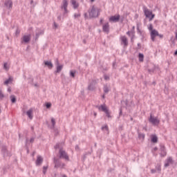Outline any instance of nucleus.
Returning <instances> with one entry per match:
<instances>
[{
	"label": "nucleus",
	"mask_w": 177,
	"mask_h": 177,
	"mask_svg": "<svg viewBox=\"0 0 177 177\" xmlns=\"http://www.w3.org/2000/svg\"><path fill=\"white\" fill-rule=\"evenodd\" d=\"M89 15V19H93L95 17H99L100 15V10L92 6L91 9L88 10Z\"/></svg>",
	"instance_id": "nucleus-1"
},
{
	"label": "nucleus",
	"mask_w": 177,
	"mask_h": 177,
	"mask_svg": "<svg viewBox=\"0 0 177 177\" xmlns=\"http://www.w3.org/2000/svg\"><path fill=\"white\" fill-rule=\"evenodd\" d=\"M67 8H68V1H67V0H63L60 6L61 10H64L62 19L67 17V15H68L69 11Z\"/></svg>",
	"instance_id": "nucleus-2"
},
{
	"label": "nucleus",
	"mask_w": 177,
	"mask_h": 177,
	"mask_svg": "<svg viewBox=\"0 0 177 177\" xmlns=\"http://www.w3.org/2000/svg\"><path fill=\"white\" fill-rule=\"evenodd\" d=\"M143 11L146 17L149 19V21H151V20L154 19L156 15L153 14V12L150 11V10H148L147 7L144 6Z\"/></svg>",
	"instance_id": "nucleus-3"
},
{
	"label": "nucleus",
	"mask_w": 177,
	"mask_h": 177,
	"mask_svg": "<svg viewBox=\"0 0 177 177\" xmlns=\"http://www.w3.org/2000/svg\"><path fill=\"white\" fill-rule=\"evenodd\" d=\"M53 162L55 164V168H60L61 169H63L66 167V164L62 163L60 160L54 158Z\"/></svg>",
	"instance_id": "nucleus-4"
},
{
	"label": "nucleus",
	"mask_w": 177,
	"mask_h": 177,
	"mask_svg": "<svg viewBox=\"0 0 177 177\" xmlns=\"http://www.w3.org/2000/svg\"><path fill=\"white\" fill-rule=\"evenodd\" d=\"M59 158H64V160H67V161L70 160V158H68V155L67 154V153H66V151L63 150V149H59Z\"/></svg>",
	"instance_id": "nucleus-5"
},
{
	"label": "nucleus",
	"mask_w": 177,
	"mask_h": 177,
	"mask_svg": "<svg viewBox=\"0 0 177 177\" xmlns=\"http://www.w3.org/2000/svg\"><path fill=\"white\" fill-rule=\"evenodd\" d=\"M120 44L123 45V48H127L129 45L128 38L127 36H121L120 38Z\"/></svg>",
	"instance_id": "nucleus-6"
},
{
	"label": "nucleus",
	"mask_w": 177,
	"mask_h": 177,
	"mask_svg": "<svg viewBox=\"0 0 177 177\" xmlns=\"http://www.w3.org/2000/svg\"><path fill=\"white\" fill-rule=\"evenodd\" d=\"M149 121L152 124V125H159L160 124V120L157 119V118L153 117L151 113L150 114Z\"/></svg>",
	"instance_id": "nucleus-7"
},
{
	"label": "nucleus",
	"mask_w": 177,
	"mask_h": 177,
	"mask_svg": "<svg viewBox=\"0 0 177 177\" xmlns=\"http://www.w3.org/2000/svg\"><path fill=\"white\" fill-rule=\"evenodd\" d=\"M1 152L3 155V157H10V156H12V154H10V153H9L8 151V147L5 145L1 147Z\"/></svg>",
	"instance_id": "nucleus-8"
},
{
	"label": "nucleus",
	"mask_w": 177,
	"mask_h": 177,
	"mask_svg": "<svg viewBox=\"0 0 177 177\" xmlns=\"http://www.w3.org/2000/svg\"><path fill=\"white\" fill-rule=\"evenodd\" d=\"M120 15L111 16L109 18V21L111 23H118V21H120Z\"/></svg>",
	"instance_id": "nucleus-9"
},
{
	"label": "nucleus",
	"mask_w": 177,
	"mask_h": 177,
	"mask_svg": "<svg viewBox=\"0 0 177 177\" xmlns=\"http://www.w3.org/2000/svg\"><path fill=\"white\" fill-rule=\"evenodd\" d=\"M172 164H174V160L172 159V157L169 156L166 159L165 162V168H168V167Z\"/></svg>",
	"instance_id": "nucleus-10"
},
{
	"label": "nucleus",
	"mask_w": 177,
	"mask_h": 177,
	"mask_svg": "<svg viewBox=\"0 0 177 177\" xmlns=\"http://www.w3.org/2000/svg\"><path fill=\"white\" fill-rule=\"evenodd\" d=\"M158 31H157L156 29H153L151 32V39L154 42L156 41V37H158Z\"/></svg>",
	"instance_id": "nucleus-11"
},
{
	"label": "nucleus",
	"mask_w": 177,
	"mask_h": 177,
	"mask_svg": "<svg viewBox=\"0 0 177 177\" xmlns=\"http://www.w3.org/2000/svg\"><path fill=\"white\" fill-rule=\"evenodd\" d=\"M160 155L162 157H165V156H167V150L165 149V146L162 144L160 145Z\"/></svg>",
	"instance_id": "nucleus-12"
},
{
	"label": "nucleus",
	"mask_w": 177,
	"mask_h": 177,
	"mask_svg": "<svg viewBox=\"0 0 177 177\" xmlns=\"http://www.w3.org/2000/svg\"><path fill=\"white\" fill-rule=\"evenodd\" d=\"M102 31L106 32V34L110 32V25L109 24V22L102 26Z\"/></svg>",
	"instance_id": "nucleus-13"
},
{
	"label": "nucleus",
	"mask_w": 177,
	"mask_h": 177,
	"mask_svg": "<svg viewBox=\"0 0 177 177\" xmlns=\"http://www.w3.org/2000/svg\"><path fill=\"white\" fill-rule=\"evenodd\" d=\"M55 66H57V70L55 73H60V71L63 70V65H59L58 59H56L55 60Z\"/></svg>",
	"instance_id": "nucleus-14"
},
{
	"label": "nucleus",
	"mask_w": 177,
	"mask_h": 177,
	"mask_svg": "<svg viewBox=\"0 0 177 177\" xmlns=\"http://www.w3.org/2000/svg\"><path fill=\"white\" fill-rule=\"evenodd\" d=\"M96 84H97L96 80H92L88 86V91H93V89H95V85H96Z\"/></svg>",
	"instance_id": "nucleus-15"
},
{
	"label": "nucleus",
	"mask_w": 177,
	"mask_h": 177,
	"mask_svg": "<svg viewBox=\"0 0 177 177\" xmlns=\"http://www.w3.org/2000/svg\"><path fill=\"white\" fill-rule=\"evenodd\" d=\"M4 5L8 9H12V8L13 7V2H12V0H7L6 1Z\"/></svg>",
	"instance_id": "nucleus-16"
},
{
	"label": "nucleus",
	"mask_w": 177,
	"mask_h": 177,
	"mask_svg": "<svg viewBox=\"0 0 177 177\" xmlns=\"http://www.w3.org/2000/svg\"><path fill=\"white\" fill-rule=\"evenodd\" d=\"M23 41L24 42H25V44H28L29 41H31V35H24L23 37Z\"/></svg>",
	"instance_id": "nucleus-17"
},
{
	"label": "nucleus",
	"mask_w": 177,
	"mask_h": 177,
	"mask_svg": "<svg viewBox=\"0 0 177 177\" xmlns=\"http://www.w3.org/2000/svg\"><path fill=\"white\" fill-rule=\"evenodd\" d=\"M44 162V158L41 156H37L36 160V165H41V163Z\"/></svg>",
	"instance_id": "nucleus-18"
},
{
	"label": "nucleus",
	"mask_w": 177,
	"mask_h": 177,
	"mask_svg": "<svg viewBox=\"0 0 177 177\" xmlns=\"http://www.w3.org/2000/svg\"><path fill=\"white\" fill-rule=\"evenodd\" d=\"M44 64L50 69L53 68V64H52V62L45 61Z\"/></svg>",
	"instance_id": "nucleus-19"
},
{
	"label": "nucleus",
	"mask_w": 177,
	"mask_h": 177,
	"mask_svg": "<svg viewBox=\"0 0 177 177\" xmlns=\"http://www.w3.org/2000/svg\"><path fill=\"white\" fill-rule=\"evenodd\" d=\"M26 114L28 117V118H30V120H32V109H30L27 112Z\"/></svg>",
	"instance_id": "nucleus-20"
},
{
	"label": "nucleus",
	"mask_w": 177,
	"mask_h": 177,
	"mask_svg": "<svg viewBox=\"0 0 177 177\" xmlns=\"http://www.w3.org/2000/svg\"><path fill=\"white\" fill-rule=\"evenodd\" d=\"M71 3L73 6V9H77L78 6H80V4L77 3L76 0H71Z\"/></svg>",
	"instance_id": "nucleus-21"
},
{
	"label": "nucleus",
	"mask_w": 177,
	"mask_h": 177,
	"mask_svg": "<svg viewBox=\"0 0 177 177\" xmlns=\"http://www.w3.org/2000/svg\"><path fill=\"white\" fill-rule=\"evenodd\" d=\"M138 139H140V140H145V133H140L138 131Z\"/></svg>",
	"instance_id": "nucleus-22"
},
{
	"label": "nucleus",
	"mask_w": 177,
	"mask_h": 177,
	"mask_svg": "<svg viewBox=\"0 0 177 177\" xmlns=\"http://www.w3.org/2000/svg\"><path fill=\"white\" fill-rule=\"evenodd\" d=\"M103 90H104V93L106 94L110 92V88H109V86H107V84L104 86Z\"/></svg>",
	"instance_id": "nucleus-23"
},
{
	"label": "nucleus",
	"mask_w": 177,
	"mask_h": 177,
	"mask_svg": "<svg viewBox=\"0 0 177 177\" xmlns=\"http://www.w3.org/2000/svg\"><path fill=\"white\" fill-rule=\"evenodd\" d=\"M51 123H52V127H50V129H55V125H56V120H55L54 118H51Z\"/></svg>",
	"instance_id": "nucleus-24"
},
{
	"label": "nucleus",
	"mask_w": 177,
	"mask_h": 177,
	"mask_svg": "<svg viewBox=\"0 0 177 177\" xmlns=\"http://www.w3.org/2000/svg\"><path fill=\"white\" fill-rule=\"evenodd\" d=\"M151 140L152 143H157L158 142V138H157L156 136H153Z\"/></svg>",
	"instance_id": "nucleus-25"
},
{
	"label": "nucleus",
	"mask_w": 177,
	"mask_h": 177,
	"mask_svg": "<svg viewBox=\"0 0 177 177\" xmlns=\"http://www.w3.org/2000/svg\"><path fill=\"white\" fill-rule=\"evenodd\" d=\"M98 109H99V110H102V111H104V113H105V111L109 110L106 107V105H101Z\"/></svg>",
	"instance_id": "nucleus-26"
},
{
	"label": "nucleus",
	"mask_w": 177,
	"mask_h": 177,
	"mask_svg": "<svg viewBox=\"0 0 177 177\" xmlns=\"http://www.w3.org/2000/svg\"><path fill=\"white\" fill-rule=\"evenodd\" d=\"M138 59H139V62H143V60L145 59V55L142 53H139Z\"/></svg>",
	"instance_id": "nucleus-27"
},
{
	"label": "nucleus",
	"mask_w": 177,
	"mask_h": 177,
	"mask_svg": "<svg viewBox=\"0 0 177 177\" xmlns=\"http://www.w3.org/2000/svg\"><path fill=\"white\" fill-rule=\"evenodd\" d=\"M10 99L12 103H16V96L15 95H10Z\"/></svg>",
	"instance_id": "nucleus-28"
},
{
	"label": "nucleus",
	"mask_w": 177,
	"mask_h": 177,
	"mask_svg": "<svg viewBox=\"0 0 177 177\" xmlns=\"http://www.w3.org/2000/svg\"><path fill=\"white\" fill-rule=\"evenodd\" d=\"M156 169L158 172V174H160V172H161V165L157 164L156 166Z\"/></svg>",
	"instance_id": "nucleus-29"
},
{
	"label": "nucleus",
	"mask_w": 177,
	"mask_h": 177,
	"mask_svg": "<svg viewBox=\"0 0 177 177\" xmlns=\"http://www.w3.org/2000/svg\"><path fill=\"white\" fill-rule=\"evenodd\" d=\"M70 75L72 77V78H75V71H71Z\"/></svg>",
	"instance_id": "nucleus-30"
},
{
	"label": "nucleus",
	"mask_w": 177,
	"mask_h": 177,
	"mask_svg": "<svg viewBox=\"0 0 177 177\" xmlns=\"http://www.w3.org/2000/svg\"><path fill=\"white\" fill-rule=\"evenodd\" d=\"M148 71H149V73H150V74H151V73H153L154 71H156V66H153L151 68H149Z\"/></svg>",
	"instance_id": "nucleus-31"
},
{
	"label": "nucleus",
	"mask_w": 177,
	"mask_h": 177,
	"mask_svg": "<svg viewBox=\"0 0 177 177\" xmlns=\"http://www.w3.org/2000/svg\"><path fill=\"white\" fill-rule=\"evenodd\" d=\"M10 82H12V78L9 77L7 80L4 82V85H8Z\"/></svg>",
	"instance_id": "nucleus-32"
},
{
	"label": "nucleus",
	"mask_w": 177,
	"mask_h": 177,
	"mask_svg": "<svg viewBox=\"0 0 177 177\" xmlns=\"http://www.w3.org/2000/svg\"><path fill=\"white\" fill-rule=\"evenodd\" d=\"M42 34H44V31H41L40 32H37L36 33V39H38V38H39V35H41Z\"/></svg>",
	"instance_id": "nucleus-33"
},
{
	"label": "nucleus",
	"mask_w": 177,
	"mask_h": 177,
	"mask_svg": "<svg viewBox=\"0 0 177 177\" xmlns=\"http://www.w3.org/2000/svg\"><path fill=\"white\" fill-rule=\"evenodd\" d=\"M47 169H48V166H44L43 167V174H44V175H46Z\"/></svg>",
	"instance_id": "nucleus-34"
},
{
	"label": "nucleus",
	"mask_w": 177,
	"mask_h": 177,
	"mask_svg": "<svg viewBox=\"0 0 177 177\" xmlns=\"http://www.w3.org/2000/svg\"><path fill=\"white\" fill-rule=\"evenodd\" d=\"M101 129H102V131H104V129H105L106 131H109V126H107V125L102 126V128H101Z\"/></svg>",
	"instance_id": "nucleus-35"
},
{
	"label": "nucleus",
	"mask_w": 177,
	"mask_h": 177,
	"mask_svg": "<svg viewBox=\"0 0 177 177\" xmlns=\"http://www.w3.org/2000/svg\"><path fill=\"white\" fill-rule=\"evenodd\" d=\"M105 114L108 118H111V115H110V112L108 111H105Z\"/></svg>",
	"instance_id": "nucleus-36"
},
{
	"label": "nucleus",
	"mask_w": 177,
	"mask_h": 177,
	"mask_svg": "<svg viewBox=\"0 0 177 177\" xmlns=\"http://www.w3.org/2000/svg\"><path fill=\"white\" fill-rule=\"evenodd\" d=\"M74 17L75 19H77L78 17H81V14L80 13H75L74 14Z\"/></svg>",
	"instance_id": "nucleus-37"
},
{
	"label": "nucleus",
	"mask_w": 177,
	"mask_h": 177,
	"mask_svg": "<svg viewBox=\"0 0 177 177\" xmlns=\"http://www.w3.org/2000/svg\"><path fill=\"white\" fill-rule=\"evenodd\" d=\"M53 24H54L53 28L55 30H56V29H57L59 28V25H57V24H56L55 21H54Z\"/></svg>",
	"instance_id": "nucleus-38"
},
{
	"label": "nucleus",
	"mask_w": 177,
	"mask_h": 177,
	"mask_svg": "<svg viewBox=\"0 0 177 177\" xmlns=\"http://www.w3.org/2000/svg\"><path fill=\"white\" fill-rule=\"evenodd\" d=\"M3 68H5V70H9V68H8V62L4 63Z\"/></svg>",
	"instance_id": "nucleus-39"
},
{
	"label": "nucleus",
	"mask_w": 177,
	"mask_h": 177,
	"mask_svg": "<svg viewBox=\"0 0 177 177\" xmlns=\"http://www.w3.org/2000/svg\"><path fill=\"white\" fill-rule=\"evenodd\" d=\"M52 106V104L48 102L46 104V109H50V107Z\"/></svg>",
	"instance_id": "nucleus-40"
},
{
	"label": "nucleus",
	"mask_w": 177,
	"mask_h": 177,
	"mask_svg": "<svg viewBox=\"0 0 177 177\" xmlns=\"http://www.w3.org/2000/svg\"><path fill=\"white\" fill-rule=\"evenodd\" d=\"M131 32V35H135V26L132 27V29L130 30Z\"/></svg>",
	"instance_id": "nucleus-41"
},
{
	"label": "nucleus",
	"mask_w": 177,
	"mask_h": 177,
	"mask_svg": "<svg viewBox=\"0 0 177 177\" xmlns=\"http://www.w3.org/2000/svg\"><path fill=\"white\" fill-rule=\"evenodd\" d=\"M3 97H5V95L2 93V91L0 90V99H3Z\"/></svg>",
	"instance_id": "nucleus-42"
},
{
	"label": "nucleus",
	"mask_w": 177,
	"mask_h": 177,
	"mask_svg": "<svg viewBox=\"0 0 177 177\" xmlns=\"http://www.w3.org/2000/svg\"><path fill=\"white\" fill-rule=\"evenodd\" d=\"M104 78L106 81H109V80H110V77H109L107 75H104Z\"/></svg>",
	"instance_id": "nucleus-43"
},
{
	"label": "nucleus",
	"mask_w": 177,
	"mask_h": 177,
	"mask_svg": "<svg viewBox=\"0 0 177 177\" xmlns=\"http://www.w3.org/2000/svg\"><path fill=\"white\" fill-rule=\"evenodd\" d=\"M127 35H128L129 37H131V35H132V32L131 30L127 31Z\"/></svg>",
	"instance_id": "nucleus-44"
},
{
	"label": "nucleus",
	"mask_w": 177,
	"mask_h": 177,
	"mask_svg": "<svg viewBox=\"0 0 177 177\" xmlns=\"http://www.w3.org/2000/svg\"><path fill=\"white\" fill-rule=\"evenodd\" d=\"M170 41L172 44H175V38H174V37H171Z\"/></svg>",
	"instance_id": "nucleus-45"
},
{
	"label": "nucleus",
	"mask_w": 177,
	"mask_h": 177,
	"mask_svg": "<svg viewBox=\"0 0 177 177\" xmlns=\"http://www.w3.org/2000/svg\"><path fill=\"white\" fill-rule=\"evenodd\" d=\"M55 149H60V144H59V143H57V144H56L55 145Z\"/></svg>",
	"instance_id": "nucleus-46"
},
{
	"label": "nucleus",
	"mask_w": 177,
	"mask_h": 177,
	"mask_svg": "<svg viewBox=\"0 0 177 177\" xmlns=\"http://www.w3.org/2000/svg\"><path fill=\"white\" fill-rule=\"evenodd\" d=\"M117 62L115 61L113 62V68H116Z\"/></svg>",
	"instance_id": "nucleus-47"
},
{
	"label": "nucleus",
	"mask_w": 177,
	"mask_h": 177,
	"mask_svg": "<svg viewBox=\"0 0 177 177\" xmlns=\"http://www.w3.org/2000/svg\"><path fill=\"white\" fill-rule=\"evenodd\" d=\"M16 35H19L20 34V29L17 28L16 32H15Z\"/></svg>",
	"instance_id": "nucleus-48"
},
{
	"label": "nucleus",
	"mask_w": 177,
	"mask_h": 177,
	"mask_svg": "<svg viewBox=\"0 0 177 177\" xmlns=\"http://www.w3.org/2000/svg\"><path fill=\"white\" fill-rule=\"evenodd\" d=\"M149 30H150V31H153V24H150L149 25Z\"/></svg>",
	"instance_id": "nucleus-49"
},
{
	"label": "nucleus",
	"mask_w": 177,
	"mask_h": 177,
	"mask_svg": "<svg viewBox=\"0 0 177 177\" xmlns=\"http://www.w3.org/2000/svg\"><path fill=\"white\" fill-rule=\"evenodd\" d=\"M156 172H157L156 169H151V174H156Z\"/></svg>",
	"instance_id": "nucleus-50"
},
{
	"label": "nucleus",
	"mask_w": 177,
	"mask_h": 177,
	"mask_svg": "<svg viewBox=\"0 0 177 177\" xmlns=\"http://www.w3.org/2000/svg\"><path fill=\"white\" fill-rule=\"evenodd\" d=\"M137 46H138V49L142 48V44H140V43H138Z\"/></svg>",
	"instance_id": "nucleus-51"
},
{
	"label": "nucleus",
	"mask_w": 177,
	"mask_h": 177,
	"mask_svg": "<svg viewBox=\"0 0 177 177\" xmlns=\"http://www.w3.org/2000/svg\"><path fill=\"white\" fill-rule=\"evenodd\" d=\"M133 38H135V35H131V42H133Z\"/></svg>",
	"instance_id": "nucleus-52"
},
{
	"label": "nucleus",
	"mask_w": 177,
	"mask_h": 177,
	"mask_svg": "<svg viewBox=\"0 0 177 177\" xmlns=\"http://www.w3.org/2000/svg\"><path fill=\"white\" fill-rule=\"evenodd\" d=\"M57 20H58V21H60V20H62V15H59L57 17Z\"/></svg>",
	"instance_id": "nucleus-53"
},
{
	"label": "nucleus",
	"mask_w": 177,
	"mask_h": 177,
	"mask_svg": "<svg viewBox=\"0 0 177 177\" xmlns=\"http://www.w3.org/2000/svg\"><path fill=\"white\" fill-rule=\"evenodd\" d=\"M34 140H35L34 138H31L30 140V143H34Z\"/></svg>",
	"instance_id": "nucleus-54"
},
{
	"label": "nucleus",
	"mask_w": 177,
	"mask_h": 177,
	"mask_svg": "<svg viewBox=\"0 0 177 177\" xmlns=\"http://www.w3.org/2000/svg\"><path fill=\"white\" fill-rule=\"evenodd\" d=\"M158 37H159V38L162 39V38H164V35H160V34L158 33Z\"/></svg>",
	"instance_id": "nucleus-55"
},
{
	"label": "nucleus",
	"mask_w": 177,
	"mask_h": 177,
	"mask_svg": "<svg viewBox=\"0 0 177 177\" xmlns=\"http://www.w3.org/2000/svg\"><path fill=\"white\" fill-rule=\"evenodd\" d=\"M88 13H84V19H88Z\"/></svg>",
	"instance_id": "nucleus-56"
},
{
	"label": "nucleus",
	"mask_w": 177,
	"mask_h": 177,
	"mask_svg": "<svg viewBox=\"0 0 177 177\" xmlns=\"http://www.w3.org/2000/svg\"><path fill=\"white\" fill-rule=\"evenodd\" d=\"M119 115L120 117V115H122V109H120V113H119Z\"/></svg>",
	"instance_id": "nucleus-57"
},
{
	"label": "nucleus",
	"mask_w": 177,
	"mask_h": 177,
	"mask_svg": "<svg viewBox=\"0 0 177 177\" xmlns=\"http://www.w3.org/2000/svg\"><path fill=\"white\" fill-rule=\"evenodd\" d=\"M154 151H157L158 150V148L157 147H155L153 148Z\"/></svg>",
	"instance_id": "nucleus-58"
},
{
	"label": "nucleus",
	"mask_w": 177,
	"mask_h": 177,
	"mask_svg": "<svg viewBox=\"0 0 177 177\" xmlns=\"http://www.w3.org/2000/svg\"><path fill=\"white\" fill-rule=\"evenodd\" d=\"M102 23H103V19H101L100 20V24H102Z\"/></svg>",
	"instance_id": "nucleus-59"
},
{
	"label": "nucleus",
	"mask_w": 177,
	"mask_h": 177,
	"mask_svg": "<svg viewBox=\"0 0 177 177\" xmlns=\"http://www.w3.org/2000/svg\"><path fill=\"white\" fill-rule=\"evenodd\" d=\"M8 92H12V88H8Z\"/></svg>",
	"instance_id": "nucleus-60"
},
{
	"label": "nucleus",
	"mask_w": 177,
	"mask_h": 177,
	"mask_svg": "<svg viewBox=\"0 0 177 177\" xmlns=\"http://www.w3.org/2000/svg\"><path fill=\"white\" fill-rule=\"evenodd\" d=\"M175 35H176V39L177 40V30L175 32Z\"/></svg>",
	"instance_id": "nucleus-61"
},
{
	"label": "nucleus",
	"mask_w": 177,
	"mask_h": 177,
	"mask_svg": "<svg viewBox=\"0 0 177 177\" xmlns=\"http://www.w3.org/2000/svg\"><path fill=\"white\" fill-rule=\"evenodd\" d=\"M174 56H177V50L174 52Z\"/></svg>",
	"instance_id": "nucleus-62"
},
{
	"label": "nucleus",
	"mask_w": 177,
	"mask_h": 177,
	"mask_svg": "<svg viewBox=\"0 0 177 177\" xmlns=\"http://www.w3.org/2000/svg\"><path fill=\"white\" fill-rule=\"evenodd\" d=\"M94 114V117H96V115H97V113L96 112H93Z\"/></svg>",
	"instance_id": "nucleus-63"
},
{
	"label": "nucleus",
	"mask_w": 177,
	"mask_h": 177,
	"mask_svg": "<svg viewBox=\"0 0 177 177\" xmlns=\"http://www.w3.org/2000/svg\"><path fill=\"white\" fill-rule=\"evenodd\" d=\"M62 177H67V176L66 174H63Z\"/></svg>",
	"instance_id": "nucleus-64"
}]
</instances>
